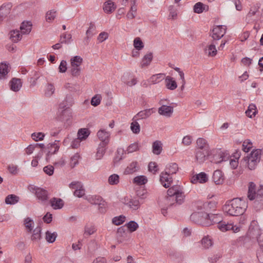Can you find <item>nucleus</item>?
I'll return each mask as SVG.
<instances>
[{"label":"nucleus","mask_w":263,"mask_h":263,"mask_svg":"<svg viewBox=\"0 0 263 263\" xmlns=\"http://www.w3.org/2000/svg\"><path fill=\"white\" fill-rule=\"evenodd\" d=\"M247 207L245 201L240 198H236L227 201L223 206L222 210L228 215L238 216L243 215Z\"/></svg>","instance_id":"obj_1"},{"label":"nucleus","mask_w":263,"mask_h":263,"mask_svg":"<svg viewBox=\"0 0 263 263\" xmlns=\"http://www.w3.org/2000/svg\"><path fill=\"white\" fill-rule=\"evenodd\" d=\"M165 198V204L176 207L184 202L185 195L180 185H174L170 187Z\"/></svg>","instance_id":"obj_2"},{"label":"nucleus","mask_w":263,"mask_h":263,"mask_svg":"<svg viewBox=\"0 0 263 263\" xmlns=\"http://www.w3.org/2000/svg\"><path fill=\"white\" fill-rule=\"evenodd\" d=\"M263 157V149L253 150L251 153L245 156L240 161V164L244 166H248L249 170H254Z\"/></svg>","instance_id":"obj_3"},{"label":"nucleus","mask_w":263,"mask_h":263,"mask_svg":"<svg viewBox=\"0 0 263 263\" xmlns=\"http://www.w3.org/2000/svg\"><path fill=\"white\" fill-rule=\"evenodd\" d=\"M28 189L42 203H45L49 200V193L46 190L34 185H29Z\"/></svg>","instance_id":"obj_4"},{"label":"nucleus","mask_w":263,"mask_h":263,"mask_svg":"<svg viewBox=\"0 0 263 263\" xmlns=\"http://www.w3.org/2000/svg\"><path fill=\"white\" fill-rule=\"evenodd\" d=\"M83 63V59L78 55H76L70 59L71 74L74 77L80 76L81 72L80 65Z\"/></svg>","instance_id":"obj_5"},{"label":"nucleus","mask_w":263,"mask_h":263,"mask_svg":"<svg viewBox=\"0 0 263 263\" xmlns=\"http://www.w3.org/2000/svg\"><path fill=\"white\" fill-rule=\"evenodd\" d=\"M251 237H252V236L247 232L245 236L239 237L236 239L231 240V244L236 247L240 246L249 248L251 245Z\"/></svg>","instance_id":"obj_6"},{"label":"nucleus","mask_w":263,"mask_h":263,"mask_svg":"<svg viewBox=\"0 0 263 263\" xmlns=\"http://www.w3.org/2000/svg\"><path fill=\"white\" fill-rule=\"evenodd\" d=\"M63 110L59 116H58L57 119L58 121L61 122H65L64 123V127L65 128H68L70 125L71 118L72 117L71 109L69 107H67L64 108H62Z\"/></svg>","instance_id":"obj_7"},{"label":"nucleus","mask_w":263,"mask_h":263,"mask_svg":"<svg viewBox=\"0 0 263 263\" xmlns=\"http://www.w3.org/2000/svg\"><path fill=\"white\" fill-rule=\"evenodd\" d=\"M207 217H209V214L205 212H194L190 216V219L194 223L205 226Z\"/></svg>","instance_id":"obj_8"},{"label":"nucleus","mask_w":263,"mask_h":263,"mask_svg":"<svg viewBox=\"0 0 263 263\" xmlns=\"http://www.w3.org/2000/svg\"><path fill=\"white\" fill-rule=\"evenodd\" d=\"M217 228L222 232H227L231 230L233 233H236L240 231L241 226L240 225H234L233 223H226L222 220L221 223L217 225Z\"/></svg>","instance_id":"obj_9"},{"label":"nucleus","mask_w":263,"mask_h":263,"mask_svg":"<svg viewBox=\"0 0 263 263\" xmlns=\"http://www.w3.org/2000/svg\"><path fill=\"white\" fill-rule=\"evenodd\" d=\"M253 206L256 211L263 208V185H260L255 194Z\"/></svg>","instance_id":"obj_10"},{"label":"nucleus","mask_w":263,"mask_h":263,"mask_svg":"<svg viewBox=\"0 0 263 263\" xmlns=\"http://www.w3.org/2000/svg\"><path fill=\"white\" fill-rule=\"evenodd\" d=\"M60 140H55L53 143H50L47 144V148L48 149L46 156V160L47 162L49 161L50 156L55 154L59 151L60 148V145L59 143Z\"/></svg>","instance_id":"obj_11"},{"label":"nucleus","mask_w":263,"mask_h":263,"mask_svg":"<svg viewBox=\"0 0 263 263\" xmlns=\"http://www.w3.org/2000/svg\"><path fill=\"white\" fill-rule=\"evenodd\" d=\"M223 27L222 25H218L212 29V34H210V36L212 37L213 40H219L223 36L226 32V28Z\"/></svg>","instance_id":"obj_12"},{"label":"nucleus","mask_w":263,"mask_h":263,"mask_svg":"<svg viewBox=\"0 0 263 263\" xmlns=\"http://www.w3.org/2000/svg\"><path fill=\"white\" fill-rule=\"evenodd\" d=\"M97 136L101 141V145H107L109 142L110 134L105 129H101L97 133Z\"/></svg>","instance_id":"obj_13"},{"label":"nucleus","mask_w":263,"mask_h":263,"mask_svg":"<svg viewBox=\"0 0 263 263\" xmlns=\"http://www.w3.org/2000/svg\"><path fill=\"white\" fill-rule=\"evenodd\" d=\"M211 155H212L210 154V149L196 150V158L199 163L203 162L206 158L209 159Z\"/></svg>","instance_id":"obj_14"},{"label":"nucleus","mask_w":263,"mask_h":263,"mask_svg":"<svg viewBox=\"0 0 263 263\" xmlns=\"http://www.w3.org/2000/svg\"><path fill=\"white\" fill-rule=\"evenodd\" d=\"M160 181L165 188H168L173 182L171 175L166 174L165 172H162L160 175Z\"/></svg>","instance_id":"obj_15"},{"label":"nucleus","mask_w":263,"mask_h":263,"mask_svg":"<svg viewBox=\"0 0 263 263\" xmlns=\"http://www.w3.org/2000/svg\"><path fill=\"white\" fill-rule=\"evenodd\" d=\"M222 221V217L220 215L217 214H209V217H207L206 222H205V226L208 227L212 224L217 223L218 225Z\"/></svg>","instance_id":"obj_16"},{"label":"nucleus","mask_w":263,"mask_h":263,"mask_svg":"<svg viewBox=\"0 0 263 263\" xmlns=\"http://www.w3.org/2000/svg\"><path fill=\"white\" fill-rule=\"evenodd\" d=\"M208 181V176L204 172H201L195 175H194L191 179V182L195 184L197 183H204Z\"/></svg>","instance_id":"obj_17"},{"label":"nucleus","mask_w":263,"mask_h":263,"mask_svg":"<svg viewBox=\"0 0 263 263\" xmlns=\"http://www.w3.org/2000/svg\"><path fill=\"white\" fill-rule=\"evenodd\" d=\"M248 233L252 236V237H257L258 236H260V231L259 227L257 225V221L256 220H252L250 223Z\"/></svg>","instance_id":"obj_18"},{"label":"nucleus","mask_w":263,"mask_h":263,"mask_svg":"<svg viewBox=\"0 0 263 263\" xmlns=\"http://www.w3.org/2000/svg\"><path fill=\"white\" fill-rule=\"evenodd\" d=\"M9 85L11 90L17 92L22 87V81L20 78H13L10 81Z\"/></svg>","instance_id":"obj_19"},{"label":"nucleus","mask_w":263,"mask_h":263,"mask_svg":"<svg viewBox=\"0 0 263 263\" xmlns=\"http://www.w3.org/2000/svg\"><path fill=\"white\" fill-rule=\"evenodd\" d=\"M158 111L160 115L170 117L173 113L174 108L172 106L162 105L159 107Z\"/></svg>","instance_id":"obj_20"},{"label":"nucleus","mask_w":263,"mask_h":263,"mask_svg":"<svg viewBox=\"0 0 263 263\" xmlns=\"http://www.w3.org/2000/svg\"><path fill=\"white\" fill-rule=\"evenodd\" d=\"M154 111L155 108H154L141 110L134 116L133 120H137L139 119H146L149 117Z\"/></svg>","instance_id":"obj_21"},{"label":"nucleus","mask_w":263,"mask_h":263,"mask_svg":"<svg viewBox=\"0 0 263 263\" xmlns=\"http://www.w3.org/2000/svg\"><path fill=\"white\" fill-rule=\"evenodd\" d=\"M49 204L53 209L60 210L64 206V201L61 198L53 197L50 199Z\"/></svg>","instance_id":"obj_22"},{"label":"nucleus","mask_w":263,"mask_h":263,"mask_svg":"<svg viewBox=\"0 0 263 263\" xmlns=\"http://www.w3.org/2000/svg\"><path fill=\"white\" fill-rule=\"evenodd\" d=\"M128 234H129V233L125 225L120 227L117 229V236L118 239L120 242H122L124 240L126 239Z\"/></svg>","instance_id":"obj_23"},{"label":"nucleus","mask_w":263,"mask_h":263,"mask_svg":"<svg viewBox=\"0 0 263 263\" xmlns=\"http://www.w3.org/2000/svg\"><path fill=\"white\" fill-rule=\"evenodd\" d=\"M212 179L216 184H222L224 180V177L222 171L220 170L215 171L213 174Z\"/></svg>","instance_id":"obj_24"},{"label":"nucleus","mask_w":263,"mask_h":263,"mask_svg":"<svg viewBox=\"0 0 263 263\" xmlns=\"http://www.w3.org/2000/svg\"><path fill=\"white\" fill-rule=\"evenodd\" d=\"M117 6L115 2L111 0L106 1L103 4L104 11L107 14H110L116 9Z\"/></svg>","instance_id":"obj_25"},{"label":"nucleus","mask_w":263,"mask_h":263,"mask_svg":"<svg viewBox=\"0 0 263 263\" xmlns=\"http://www.w3.org/2000/svg\"><path fill=\"white\" fill-rule=\"evenodd\" d=\"M166 87L171 90H174L177 87V83L174 78L167 76L165 79Z\"/></svg>","instance_id":"obj_26"},{"label":"nucleus","mask_w":263,"mask_h":263,"mask_svg":"<svg viewBox=\"0 0 263 263\" xmlns=\"http://www.w3.org/2000/svg\"><path fill=\"white\" fill-rule=\"evenodd\" d=\"M208 10L209 6L204 5L202 2H197L193 6V11L196 13L200 14Z\"/></svg>","instance_id":"obj_27"},{"label":"nucleus","mask_w":263,"mask_h":263,"mask_svg":"<svg viewBox=\"0 0 263 263\" xmlns=\"http://www.w3.org/2000/svg\"><path fill=\"white\" fill-rule=\"evenodd\" d=\"M256 193L255 184L253 182H249L247 196L250 201L255 199Z\"/></svg>","instance_id":"obj_28"},{"label":"nucleus","mask_w":263,"mask_h":263,"mask_svg":"<svg viewBox=\"0 0 263 263\" xmlns=\"http://www.w3.org/2000/svg\"><path fill=\"white\" fill-rule=\"evenodd\" d=\"M32 25L30 22H23L20 26L21 33L24 34H29L31 30Z\"/></svg>","instance_id":"obj_29"},{"label":"nucleus","mask_w":263,"mask_h":263,"mask_svg":"<svg viewBox=\"0 0 263 263\" xmlns=\"http://www.w3.org/2000/svg\"><path fill=\"white\" fill-rule=\"evenodd\" d=\"M90 134V130L87 128H80L77 133V137L82 141L85 140Z\"/></svg>","instance_id":"obj_30"},{"label":"nucleus","mask_w":263,"mask_h":263,"mask_svg":"<svg viewBox=\"0 0 263 263\" xmlns=\"http://www.w3.org/2000/svg\"><path fill=\"white\" fill-rule=\"evenodd\" d=\"M11 7V3L3 4L0 7V15L3 16L4 18L6 17L10 13Z\"/></svg>","instance_id":"obj_31"},{"label":"nucleus","mask_w":263,"mask_h":263,"mask_svg":"<svg viewBox=\"0 0 263 263\" xmlns=\"http://www.w3.org/2000/svg\"><path fill=\"white\" fill-rule=\"evenodd\" d=\"M258 112L256 106L254 104H250L248 109L246 110L245 113L246 116L250 118H252L255 117L256 114Z\"/></svg>","instance_id":"obj_32"},{"label":"nucleus","mask_w":263,"mask_h":263,"mask_svg":"<svg viewBox=\"0 0 263 263\" xmlns=\"http://www.w3.org/2000/svg\"><path fill=\"white\" fill-rule=\"evenodd\" d=\"M147 178L144 175H139L135 177L133 180V182L137 185H144L147 182Z\"/></svg>","instance_id":"obj_33"},{"label":"nucleus","mask_w":263,"mask_h":263,"mask_svg":"<svg viewBox=\"0 0 263 263\" xmlns=\"http://www.w3.org/2000/svg\"><path fill=\"white\" fill-rule=\"evenodd\" d=\"M178 171V166L176 163H172L168 164L165 169L166 174L173 175Z\"/></svg>","instance_id":"obj_34"},{"label":"nucleus","mask_w":263,"mask_h":263,"mask_svg":"<svg viewBox=\"0 0 263 263\" xmlns=\"http://www.w3.org/2000/svg\"><path fill=\"white\" fill-rule=\"evenodd\" d=\"M125 153V150L122 148H118L116 153V155L113 160L114 165L124 158L123 155Z\"/></svg>","instance_id":"obj_35"},{"label":"nucleus","mask_w":263,"mask_h":263,"mask_svg":"<svg viewBox=\"0 0 263 263\" xmlns=\"http://www.w3.org/2000/svg\"><path fill=\"white\" fill-rule=\"evenodd\" d=\"M162 150V144L161 141L156 140L153 143V153L157 155H160Z\"/></svg>","instance_id":"obj_36"},{"label":"nucleus","mask_w":263,"mask_h":263,"mask_svg":"<svg viewBox=\"0 0 263 263\" xmlns=\"http://www.w3.org/2000/svg\"><path fill=\"white\" fill-rule=\"evenodd\" d=\"M9 34L10 39L14 43H17L22 39V35L18 30H11Z\"/></svg>","instance_id":"obj_37"},{"label":"nucleus","mask_w":263,"mask_h":263,"mask_svg":"<svg viewBox=\"0 0 263 263\" xmlns=\"http://www.w3.org/2000/svg\"><path fill=\"white\" fill-rule=\"evenodd\" d=\"M138 162L137 161L132 162L127 167L125 168L124 174L125 175L132 174L137 171Z\"/></svg>","instance_id":"obj_38"},{"label":"nucleus","mask_w":263,"mask_h":263,"mask_svg":"<svg viewBox=\"0 0 263 263\" xmlns=\"http://www.w3.org/2000/svg\"><path fill=\"white\" fill-rule=\"evenodd\" d=\"M197 149H210V147L205 139L202 138H199L197 140Z\"/></svg>","instance_id":"obj_39"},{"label":"nucleus","mask_w":263,"mask_h":263,"mask_svg":"<svg viewBox=\"0 0 263 263\" xmlns=\"http://www.w3.org/2000/svg\"><path fill=\"white\" fill-rule=\"evenodd\" d=\"M86 199L91 204L98 205L103 200V198L100 196L93 195L86 197Z\"/></svg>","instance_id":"obj_40"},{"label":"nucleus","mask_w":263,"mask_h":263,"mask_svg":"<svg viewBox=\"0 0 263 263\" xmlns=\"http://www.w3.org/2000/svg\"><path fill=\"white\" fill-rule=\"evenodd\" d=\"M153 55L152 52H149L145 54L142 60L141 66L142 68L148 66L153 60Z\"/></svg>","instance_id":"obj_41"},{"label":"nucleus","mask_w":263,"mask_h":263,"mask_svg":"<svg viewBox=\"0 0 263 263\" xmlns=\"http://www.w3.org/2000/svg\"><path fill=\"white\" fill-rule=\"evenodd\" d=\"M74 101L72 97L71 96H66L65 100L63 102L60 104V108H64L67 107L72 106L73 104Z\"/></svg>","instance_id":"obj_42"},{"label":"nucleus","mask_w":263,"mask_h":263,"mask_svg":"<svg viewBox=\"0 0 263 263\" xmlns=\"http://www.w3.org/2000/svg\"><path fill=\"white\" fill-rule=\"evenodd\" d=\"M128 199L126 200V198H124V201L123 203L129 206L130 208L134 210H137L140 207V201L138 199H132L128 202L126 203V201Z\"/></svg>","instance_id":"obj_43"},{"label":"nucleus","mask_w":263,"mask_h":263,"mask_svg":"<svg viewBox=\"0 0 263 263\" xmlns=\"http://www.w3.org/2000/svg\"><path fill=\"white\" fill-rule=\"evenodd\" d=\"M19 201V197L14 194H10L8 195L5 200V202L7 204H14Z\"/></svg>","instance_id":"obj_44"},{"label":"nucleus","mask_w":263,"mask_h":263,"mask_svg":"<svg viewBox=\"0 0 263 263\" xmlns=\"http://www.w3.org/2000/svg\"><path fill=\"white\" fill-rule=\"evenodd\" d=\"M57 236L58 234L55 232L51 233L49 231H47L45 232V239L48 243H53L55 241Z\"/></svg>","instance_id":"obj_45"},{"label":"nucleus","mask_w":263,"mask_h":263,"mask_svg":"<svg viewBox=\"0 0 263 263\" xmlns=\"http://www.w3.org/2000/svg\"><path fill=\"white\" fill-rule=\"evenodd\" d=\"M129 233L136 231L139 228L138 224L135 221L131 220L125 224Z\"/></svg>","instance_id":"obj_46"},{"label":"nucleus","mask_w":263,"mask_h":263,"mask_svg":"<svg viewBox=\"0 0 263 263\" xmlns=\"http://www.w3.org/2000/svg\"><path fill=\"white\" fill-rule=\"evenodd\" d=\"M9 64L2 62L0 63V79L5 77L9 72Z\"/></svg>","instance_id":"obj_47"},{"label":"nucleus","mask_w":263,"mask_h":263,"mask_svg":"<svg viewBox=\"0 0 263 263\" xmlns=\"http://www.w3.org/2000/svg\"><path fill=\"white\" fill-rule=\"evenodd\" d=\"M41 230L42 228L40 226H37L33 231V234L31 235V240L37 241L40 240L41 236Z\"/></svg>","instance_id":"obj_48"},{"label":"nucleus","mask_w":263,"mask_h":263,"mask_svg":"<svg viewBox=\"0 0 263 263\" xmlns=\"http://www.w3.org/2000/svg\"><path fill=\"white\" fill-rule=\"evenodd\" d=\"M126 217L123 215L114 217L112 219V223L114 225L119 226L122 224L125 221Z\"/></svg>","instance_id":"obj_49"},{"label":"nucleus","mask_w":263,"mask_h":263,"mask_svg":"<svg viewBox=\"0 0 263 263\" xmlns=\"http://www.w3.org/2000/svg\"><path fill=\"white\" fill-rule=\"evenodd\" d=\"M134 47L137 50H141L144 48V43L139 37L135 38L134 40Z\"/></svg>","instance_id":"obj_50"},{"label":"nucleus","mask_w":263,"mask_h":263,"mask_svg":"<svg viewBox=\"0 0 263 263\" xmlns=\"http://www.w3.org/2000/svg\"><path fill=\"white\" fill-rule=\"evenodd\" d=\"M164 73L154 74L150 78L149 81L153 84H156L161 81L164 79Z\"/></svg>","instance_id":"obj_51"},{"label":"nucleus","mask_w":263,"mask_h":263,"mask_svg":"<svg viewBox=\"0 0 263 263\" xmlns=\"http://www.w3.org/2000/svg\"><path fill=\"white\" fill-rule=\"evenodd\" d=\"M106 146L107 145H101V143H100L96 154L97 159H101L103 157L106 152Z\"/></svg>","instance_id":"obj_52"},{"label":"nucleus","mask_w":263,"mask_h":263,"mask_svg":"<svg viewBox=\"0 0 263 263\" xmlns=\"http://www.w3.org/2000/svg\"><path fill=\"white\" fill-rule=\"evenodd\" d=\"M33 221L29 217H27L24 220V225L26 227L27 232L31 233L33 230Z\"/></svg>","instance_id":"obj_53"},{"label":"nucleus","mask_w":263,"mask_h":263,"mask_svg":"<svg viewBox=\"0 0 263 263\" xmlns=\"http://www.w3.org/2000/svg\"><path fill=\"white\" fill-rule=\"evenodd\" d=\"M120 177L118 174H114L109 176L108 182L110 185H117L119 182Z\"/></svg>","instance_id":"obj_54"},{"label":"nucleus","mask_w":263,"mask_h":263,"mask_svg":"<svg viewBox=\"0 0 263 263\" xmlns=\"http://www.w3.org/2000/svg\"><path fill=\"white\" fill-rule=\"evenodd\" d=\"M252 148V143L249 139L245 140L242 145V149L245 153H248Z\"/></svg>","instance_id":"obj_55"},{"label":"nucleus","mask_w":263,"mask_h":263,"mask_svg":"<svg viewBox=\"0 0 263 263\" xmlns=\"http://www.w3.org/2000/svg\"><path fill=\"white\" fill-rule=\"evenodd\" d=\"M129 75V74L128 72L124 73L121 78L122 81L124 83H126L128 86H132L135 85L137 83V80L136 79L134 78L130 81H127L126 77H128Z\"/></svg>","instance_id":"obj_56"},{"label":"nucleus","mask_w":263,"mask_h":263,"mask_svg":"<svg viewBox=\"0 0 263 263\" xmlns=\"http://www.w3.org/2000/svg\"><path fill=\"white\" fill-rule=\"evenodd\" d=\"M130 129L135 134H138L140 132V124L136 121L130 123Z\"/></svg>","instance_id":"obj_57"},{"label":"nucleus","mask_w":263,"mask_h":263,"mask_svg":"<svg viewBox=\"0 0 263 263\" xmlns=\"http://www.w3.org/2000/svg\"><path fill=\"white\" fill-rule=\"evenodd\" d=\"M55 90L54 86L52 83H48L45 91V96L46 97H50L52 96Z\"/></svg>","instance_id":"obj_58"},{"label":"nucleus","mask_w":263,"mask_h":263,"mask_svg":"<svg viewBox=\"0 0 263 263\" xmlns=\"http://www.w3.org/2000/svg\"><path fill=\"white\" fill-rule=\"evenodd\" d=\"M158 166L156 162L151 161L148 165V170L149 172L156 174L158 171Z\"/></svg>","instance_id":"obj_59"},{"label":"nucleus","mask_w":263,"mask_h":263,"mask_svg":"<svg viewBox=\"0 0 263 263\" xmlns=\"http://www.w3.org/2000/svg\"><path fill=\"white\" fill-rule=\"evenodd\" d=\"M73 194L78 197H82L85 194V189L83 188L82 184L77 187V189L74 191Z\"/></svg>","instance_id":"obj_60"},{"label":"nucleus","mask_w":263,"mask_h":263,"mask_svg":"<svg viewBox=\"0 0 263 263\" xmlns=\"http://www.w3.org/2000/svg\"><path fill=\"white\" fill-rule=\"evenodd\" d=\"M217 156L219 159L218 161L217 160L216 161L221 162L228 160L230 157V155L227 152H222L221 151H219V154Z\"/></svg>","instance_id":"obj_61"},{"label":"nucleus","mask_w":263,"mask_h":263,"mask_svg":"<svg viewBox=\"0 0 263 263\" xmlns=\"http://www.w3.org/2000/svg\"><path fill=\"white\" fill-rule=\"evenodd\" d=\"M45 136V134L42 132L33 133L31 134V138L34 141H39L43 140Z\"/></svg>","instance_id":"obj_62"},{"label":"nucleus","mask_w":263,"mask_h":263,"mask_svg":"<svg viewBox=\"0 0 263 263\" xmlns=\"http://www.w3.org/2000/svg\"><path fill=\"white\" fill-rule=\"evenodd\" d=\"M98 205V210L100 213L104 214L106 213L107 209V202L104 199Z\"/></svg>","instance_id":"obj_63"},{"label":"nucleus","mask_w":263,"mask_h":263,"mask_svg":"<svg viewBox=\"0 0 263 263\" xmlns=\"http://www.w3.org/2000/svg\"><path fill=\"white\" fill-rule=\"evenodd\" d=\"M80 156L78 153L75 154L70 159V165L71 168L74 167L79 163V159Z\"/></svg>","instance_id":"obj_64"}]
</instances>
